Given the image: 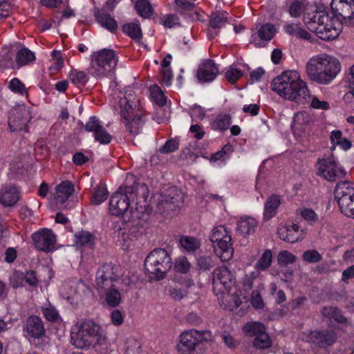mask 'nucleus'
<instances>
[{
	"instance_id": "nucleus-1",
	"label": "nucleus",
	"mask_w": 354,
	"mask_h": 354,
	"mask_svg": "<svg viewBox=\"0 0 354 354\" xmlns=\"http://www.w3.org/2000/svg\"><path fill=\"white\" fill-rule=\"evenodd\" d=\"M212 286L214 292L221 295L218 299L223 308L236 314L241 315L246 297L238 292L234 274L227 267L216 268L212 273Z\"/></svg>"
},
{
	"instance_id": "nucleus-2",
	"label": "nucleus",
	"mask_w": 354,
	"mask_h": 354,
	"mask_svg": "<svg viewBox=\"0 0 354 354\" xmlns=\"http://www.w3.org/2000/svg\"><path fill=\"white\" fill-rule=\"evenodd\" d=\"M147 193V189L145 185L140 186L136 191L131 187L120 189L110 198L109 211L111 214L115 216L126 214L129 221L138 217L136 212L132 210L133 204L135 203L136 211H142L146 206Z\"/></svg>"
},
{
	"instance_id": "nucleus-3",
	"label": "nucleus",
	"mask_w": 354,
	"mask_h": 354,
	"mask_svg": "<svg viewBox=\"0 0 354 354\" xmlns=\"http://www.w3.org/2000/svg\"><path fill=\"white\" fill-rule=\"evenodd\" d=\"M304 17V23L308 28L322 40L337 38L342 30V24L336 17H330L325 9L321 6L309 7Z\"/></svg>"
},
{
	"instance_id": "nucleus-4",
	"label": "nucleus",
	"mask_w": 354,
	"mask_h": 354,
	"mask_svg": "<svg viewBox=\"0 0 354 354\" xmlns=\"http://www.w3.org/2000/svg\"><path fill=\"white\" fill-rule=\"evenodd\" d=\"M341 68L339 59L325 53L313 55L306 64V73L308 78L323 85L330 84L340 73Z\"/></svg>"
},
{
	"instance_id": "nucleus-5",
	"label": "nucleus",
	"mask_w": 354,
	"mask_h": 354,
	"mask_svg": "<svg viewBox=\"0 0 354 354\" xmlns=\"http://www.w3.org/2000/svg\"><path fill=\"white\" fill-rule=\"evenodd\" d=\"M271 88L281 97L297 103L306 98L308 93L307 83L295 70L285 71L274 77Z\"/></svg>"
},
{
	"instance_id": "nucleus-6",
	"label": "nucleus",
	"mask_w": 354,
	"mask_h": 354,
	"mask_svg": "<svg viewBox=\"0 0 354 354\" xmlns=\"http://www.w3.org/2000/svg\"><path fill=\"white\" fill-rule=\"evenodd\" d=\"M122 121L127 130L131 135L138 134L144 124V113L140 100L131 88H128L122 96L120 97Z\"/></svg>"
},
{
	"instance_id": "nucleus-7",
	"label": "nucleus",
	"mask_w": 354,
	"mask_h": 354,
	"mask_svg": "<svg viewBox=\"0 0 354 354\" xmlns=\"http://www.w3.org/2000/svg\"><path fill=\"white\" fill-rule=\"evenodd\" d=\"M100 326L91 319L77 323L71 333L72 344L80 349L103 344L106 337L100 333Z\"/></svg>"
},
{
	"instance_id": "nucleus-8",
	"label": "nucleus",
	"mask_w": 354,
	"mask_h": 354,
	"mask_svg": "<svg viewBox=\"0 0 354 354\" xmlns=\"http://www.w3.org/2000/svg\"><path fill=\"white\" fill-rule=\"evenodd\" d=\"M171 266V259L164 249H155L151 251L144 263L145 273L151 279L154 280L164 278Z\"/></svg>"
},
{
	"instance_id": "nucleus-9",
	"label": "nucleus",
	"mask_w": 354,
	"mask_h": 354,
	"mask_svg": "<svg viewBox=\"0 0 354 354\" xmlns=\"http://www.w3.org/2000/svg\"><path fill=\"white\" fill-rule=\"evenodd\" d=\"M118 57L111 49H103L94 52L91 56L90 74L98 79L107 77L113 72L117 64Z\"/></svg>"
},
{
	"instance_id": "nucleus-10",
	"label": "nucleus",
	"mask_w": 354,
	"mask_h": 354,
	"mask_svg": "<svg viewBox=\"0 0 354 354\" xmlns=\"http://www.w3.org/2000/svg\"><path fill=\"white\" fill-rule=\"evenodd\" d=\"M209 239L213 243L215 254L222 261L230 260L234 254L232 236L224 225L214 227L211 232Z\"/></svg>"
},
{
	"instance_id": "nucleus-11",
	"label": "nucleus",
	"mask_w": 354,
	"mask_h": 354,
	"mask_svg": "<svg viewBox=\"0 0 354 354\" xmlns=\"http://www.w3.org/2000/svg\"><path fill=\"white\" fill-rule=\"evenodd\" d=\"M212 339V333L208 330L191 329L180 334L176 348L179 354H194L200 345Z\"/></svg>"
},
{
	"instance_id": "nucleus-12",
	"label": "nucleus",
	"mask_w": 354,
	"mask_h": 354,
	"mask_svg": "<svg viewBox=\"0 0 354 354\" xmlns=\"http://www.w3.org/2000/svg\"><path fill=\"white\" fill-rule=\"evenodd\" d=\"M335 197L341 212L346 216L354 218V184L348 181L338 183Z\"/></svg>"
},
{
	"instance_id": "nucleus-13",
	"label": "nucleus",
	"mask_w": 354,
	"mask_h": 354,
	"mask_svg": "<svg viewBox=\"0 0 354 354\" xmlns=\"http://www.w3.org/2000/svg\"><path fill=\"white\" fill-rule=\"evenodd\" d=\"M317 175L330 182L344 178L346 171L334 156L319 160L317 165Z\"/></svg>"
},
{
	"instance_id": "nucleus-14",
	"label": "nucleus",
	"mask_w": 354,
	"mask_h": 354,
	"mask_svg": "<svg viewBox=\"0 0 354 354\" xmlns=\"http://www.w3.org/2000/svg\"><path fill=\"white\" fill-rule=\"evenodd\" d=\"M301 340L319 348L332 345L337 336L333 330H311L304 332L300 335Z\"/></svg>"
},
{
	"instance_id": "nucleus-15",
	"label": "nucleus",
	"mask_w": 354,
	"mask_h": 354,
	"mask_svg": "<svg viewBox=\"0 0 354 354\" xmlns=\"http://www.w3.org/2000/svg\"><path fill=\"white\" fill-rule=\"evenodd\" d=\"M32 119L31 108L25 104L19 105L11 109L8 124L12 131H21L26 128Z\"/></svg>"
},
{
	"instance_id": "nucleus-16",
	"label": "nucleus",
	"mask_w": 354,
	"mask_h": 354,
	"mask_svg": "<svg viewBox=\"0 0 354 354\" xmlns=\"http://www.w3.org/2000/svg\"><path fill=\"white\" fill-rule=\"evenodd\" d=\"M119 274V268L111 263L102 265L96 273V287L98 290L115 286Z\"/></svg>"
},
{
	"instance_id": "nucleus-17",
	"label": "nucleus",
	"mask_w": 354,
	"mask_h": 354,
	"mask_svg": "<svg viewBox=\"0 0 354 354\" xmlns=\"http://www.w3.org/2000/svg\"><path fill=\"white\" fill-rule=\"evenodd\" d=\"M35 248L44 252H52L55 250V236L50 230L42 229L32 234Z\"/></svg>"
},
{
	"instance_id": "nucleus-18",
	"label": "nucleus",
	"mask_w": 354,
	"mask_h": 354,
	"mask_svg": "<svg viewBox=\"0 0 354 354\" xmlns=\"http://www.w3.org/2000/svg\"><path fill=\"white\" fill-rule=\"evenodd\" d=\"M330 7L335 15L354 25V0H332Z\"/></svg>"
},
{
	"instance_id": "nucleus-19",
	"label": "nucleus",
	"mask_w": 354,
	"mask_h": 354,
	"mask_svg": "<svg viewBox=\"0 0 354 354\" xmlns=\"http://www.w3.org/2000/svg\"><path fill=\"white\" fill-rule=\"evenodd\" d=\"M167 192V196L159 194L154 196V200L158 201L157 206L160 211L175 209L178 202L181 200V196L178 194L179 192L176 187H169Z\"/></svg>"
},
{
	"instance_id": "nucleus-20",
	"label": "nucleus",
	"mask_w": 354,
	"mask_h": 354,
	"mask_svg": "<svg viewBox=\"0 0 354 354\" xmlns=\"http://www.w3.org/2000/svg\"><path fill=\"white\" fill-rule=\"evenodd\" d=\"M85 129L88 132H93L95 140L101 144H109L111 141V136L95 116L91 117L86 122Z\"/></svg>"
},
{
	"instance_id": "nucleus-21",
	"label": "nucleus",
	"mask_w": 354,
	"mask_h": 354,
	"mask_svg": "<svg viewBox=\"0 0 354 354\" xmlns=\"http://www.w3.org/2000/svg\"><path fill=\"white\" fill-rule=\"evenodd\" d=\"M277 234L280 239L291 243L301 241L304 237L303 230L300 229L298 224L294 223L279 227Z\"/></svg>"
},
{
	"instance_id": "nucleus-22",
	"label": "nucleus",
	"mask_w": 354,
	"mask_h": 354,
	"mask_svg": "<svg viewBox=\"0 0 354 354\" xmlns=\"http://www.w3.org/2000/svg\"><path fill=\"white\" fill-rule=\"evenodd\" d=\"M75 191L73 183L68 180L57 185L51 194V201L57 207H61L68 200Z\"/></svg>"
},
{
	"instance_id": "nucleus-23",
	"label": "nucleus",
	"mask_w": 354,
	"mask_h": 354,
	"mask_svg": "<svg viewBox=\"0 0 354 354\" xmlns=\"http://www.w3.org/2000/svg\"><path fill=\"white\" fill-rule=\"evenodd\" d=\"M85 286L80 281H69L63 284L60 290L62 296L73 303L80 297L84 292Z\"/></svg>"
},
{
	"instance_id": "nucleus-24",
	"label": "nucleus",
	"mask_w": 354,
	"mask_h": 354,
	"mask_svg": "<svg viewBox=\"0 0 354 354\" xmlns=\"http://www.w3.org/2000/svg\"><path fill=\"white\" fill-rule=\"evenodd\" d=\"M25 331L30 339L33 340L43 339L45 336V328L43 322L38 316H30L26 324Z\"/></svg>"
},
{
	"instance_id": "nucleus-25",
	"label": "nucleus",
	"mask_w": 354,
	"mask_h": 354,
	"mask_svg": "<svg viewBox=\"0 0 354 354\" xmlns=\"http://www.w3.org/2000/svg\"><path fill=\"white\" fill-rule=\"evenodd\" d=\"M256 30V32L252 35V42L258 47L262 46L264 41L272 39L276 33L274 26L270 24L258 25Z\"/></svg>"
},
{
	"instance_id": "nucleus-26",
	"label": "nucleus",
	"mask_w": 354,
	"mask_h": 354,
	"mask_svg": "<svg viewBox=\"0 0 354 354\" xmlns=\"http://www.w3.org/2000/svg\"><path fill=\"white\" fill-rule=\"evenodd\" d=\"M218 73L216 64L209 59L203 61L199 66L197 71V77L201 82H210L213 81Z\"/></svg>"
},
{
	"instance_id": "nucleus-27",
	"label": "nucleus",
	"mask_w": 354,
	"mask_h": 354,
	"mask_svg": "<svg viewBox=\"0 0 354 354\" xmlns=\"http://www.w3.org/2000/svg\"><path fill=\"white\" fill-rule=\"evenodd\" d=\"M19 198V191L13 185H6L0 191V203L5 207L14 205Z\"/></svg>"
},
{
	"instance_id": "nucleus-28",
	"label": "nucleus",
	"mask_w": 354,
	"mask_h": 354,
	"mask_svg": "<svg viewBox=\"0 0 354 354\" xmlns=\"http://www.w3.org/2000/svg\"><path fill=\"white\" fill-rule=\"evenodd\" d=\"M234 149L232 145L227 144L221 150L214 153L209 158L210 163L214 167H222L225 165Z\"/></svg>"
},
{
	"instance_id": "nucleus-29",
	"label": "nucleus",
	"mask_w": 354,
	"mask_h": 354,
	"mask_svg": "<svg viewBox=\"0 0 354 354\" xmlns=\"http://www.w3.org/2000/svg\"><path fill=\"white\" fill-rule=\"evenodd\" d=\"M193 286V281L189 278L175 282L169 290L170 296L175 300H180L187 294V289Z\"/></svg>"
},
{
	"instance_id": "nucleus-30",
	"label": "nucleus",
	"mask_w": 354,
	"mask_h": 354,
	"mask_svg": "<svg viewBox=\"0 0 354 354\" xmlns=\"http://www.w3.org/2000/svg\"><path fill=\"white\" fill-rule=\"evenodd\" d=\"M257 221L251 216L241 217L237 221L236 230L243 236L253 234L257 227Z\"/></svg>"
},
{
	"instance_id": "nucleus-31",
	"label": "nucleus",
	"mask_w": 354,
	"mask_h": 354,
	"mask_svg": "<svg viewBox=\"0 0 354 354\" xmlns=\"http://www.w3.org/2000/svg\"><path fill=\"white\" fill-rule=\"evenodd\" d=\"M103 290L104 292L101 296V299L106 306L111 308H115L120 306L122 301V295L115 286L104 288Z\"/></svg>"
},
{
	"instance_id": "nucleus-32",
	"label": "nucleus",
	"mask_w": 354,
	"mask_h": 354,
	"mask_svg": "<svg viewBox=\"0 0 354 354\" xmlns=\"http://www.w3.org/2000/svg\"><path fill=\"white\" fill-rule=\"evenodd\" d=\"M95 241V237L88 231H79L74 234V243L77 248H92Z\"/></svg>"
},
{
	"instance_id": "nucleus-33",
	"label": "nucleus",
	"mask_w": 354,
	"mask_h": 354,
	"mask_svg": "<svg viewBox=\"0 0 354 354\" xmlns=\"http://www.w3.org/2000/svg\"><path fill=\"white\" fill-rule=\"evenodd\" d=\"M304 99H301V101L299 102V104H309L310 106L315 109H320L326 111L330 109L329 103L324 100H322L316 95H312L310 93L309 88H308V93L307 96L305 97Z\"/></svg>"
},
{
	"instance_id": "nucleus-34",
	"label": "nucleus",
	"mask_w": 354,
	"mask_h": 354,
	"mask_svg": "<svg viewBox=\"0 0 354 354\" xmlns=\"http://www.w3.org/2000/svg\"><path fill=\"white\" fill-rule=\"evenodd\" d=\"M230 22L229 14L223 10L212 12L209 19L210 26L214 30L222 28Z\"/></svg>"
},
{
	"instance_id": "nucleus-35",
	"label": "nucleus",
	"mask_w": 354,
	"mask_h": 354,
	"mask_svg": "<svg viewBox=\"0 0 354 354\" xmlns=\"http://www.w3.org/2000/svg\"><path fill=\"white\" fill-rule=\"evenodd\" d=\"M281 203L278 196H270L264 205L263 218L264 220L271 219L277 212V209Z\"/></svg>"
},
{
	"instance_id": "nucleus-36",
	"label": "nucleus",
	"mask_w": 354,
	"mask_h": 354,
	"mask_svg": "<svg viewBox=\"0 0 354 354\" xmlns=\"http://www.w3.org/2000/svg\"><path fill=\"white\" fill-rule=\"evenodd\" d=\"M317 6L316 5H310L305 1H295L289 6V14L292 17H299L301 13L304 12V15L307 12L312 13V11L308 10L309 7Z\"/></svg>"
},
{
	"instance_id": "nucleus-37",
	"label": "nucleus",
	"mask_w": 354,
	"mask_h": 354,
	"mask_svg": "<svg viewBox=\"0 0 354 354\" xmlns=\"http://www.w3.org/2000/svg\"><path fill=\"white\" fill-rule=\"evenodd\" d=\"M232 122L231 116L228 114H218L211 122L212 129L224 131L227 130Z\"/></svg>"
},
{
	"instance_id": "nucleus-38",
	"label": "nucleus",
	"mask_w": 354,
	"mask_h": 354,
	"mask_svg": "<svg viewBox=\"0 0 354 354\" xmlns=\"http://www.w3.org/2000/svg\"><path fill=\"white\" fill-rule=\"evenodd\" d=\"M35 59V53L26 47L21 48L16 55V62L19 66L27 65Z\"/></svg>"
},
{
	"instance_id": "nucleus-39",
	"label": "nucleus",
	"mask_w": 354,
	"mask_h": 354,
	"mask_svg": "<svg viewBox=\"0 0 354 354\" xmlns=\"http://www.w3.org/2000/svg\"><path fill=\"white\" fill-rule=\"evenodd\" d=\"M254 348L260 350H264L271 347L272 341L266 331V328L256 336L252 342Z\"/></svg>"
},
{
	"instance_id": "nucleus-40",
	"label": "nucleus",
	"mask_w": 354,
	"mask_h": 354,
	"mask_svg": "<svg viewBox=\"0 0 354 354\" xmlns=\"http://www.w3.org/2000/svg\"><path fill=\"white\" fill-rule=\"evenodd\" d=\"M265 328V326L261 322H250L244 325L243 330L246 336L255 337Z\"/></svg>"
},
{
	"instance_id": "nucleus-41",
	"label": "nucleus",
	"mask_w": 354,
	"mask_h": 354,
	"mask_svg": "<svg viewBox=\"0 0 354 354\" xmlns=\"http://www.w3.org/2000/svg\"><path fill=\"white\" fill-rule=\"evenodd\" d=\"M135 8L138 14L145 19L149 18L153 13L151 5L147 0L137 1L135 3Z\"/></svg>"
},
{
	"instance_id": "nucleus-42",
	"label": "nucleus",
	"mask_w": 354,
	"mask_h": 354,
	"mask_svg": "<svg viewBox=\"0 0 354 354\" xmlns=\"http://www.w3.org/2000/svg\"><path fill=\"white\" fill-rule=\"evenodd\" d=\"M180 245L184 250L188 252H192L200 248L201 243L196 238L182 236L180 239Z\"/></svg>"
},
{
	"instance_id": "nucleus-43",
	"label": "nucleus",
	"mask_w": 354,
	"mask_h": 354,
	"mask_svg": "<svg viewBox=\"0 0 354 354\" xmlns=\"http://www.w3.org/2000/svg\"><path fill=\"white\" fill-rule=\"evenodd\" d=\"M69 81L75 85L85 84L88 80V75L82 71L73 69L68 74Z\"/></svg>"
},
{
	"instance_id": "nucleus-44",
	"label": "nucleus",
	"mask_w": 354,
	"mask_h": 354,
	"mask_svg": "<svg viewBox=\"0 0 354 354\" xmlns=\"http://www.w3.org/2000/svg\"><path fill=\"white\" fill-rule=\"evenodd\" d=\"M98 23L110 31L116 30L118 25L115 20L109 15L102 13L97 16Z\"/></svg>"
},
{
	"instance_id": "nucleus-45",
	"label": "nucleus",
	"mask_w": 354,
	"mask_h": 354,
	"mask_svg": "<svg viewBox=\"0 0 354 354\" xmlns=\"http://www.w3.org/2000/svg\"><path fill=\"white\" fill-rule=\"evenodd\" d=\"M272 261V254L270 250H266L259 259L257 261L255 268L257 270H266L268 269Z\"/></svg>"
},
{
	"instance_id": "nucleus-46",
	"label": "nucleus",
	"mask_w": 354,
	"mask_h": 354,
	"mask_svg": "<svg viewBox=\"0 0 354 354\" xmlns=\"http://www.w3.org/2000/svg\"><path fill=\"white\" fill-rule=\"evenodd\" d=\"M150 96L153 101L159 106H163L166 103V97L162 89L157 85H153L149 88Z\"/></svg>"
},
{
	"instance_id": "nucleus-47",
	"label": "nucleus",
	"mask_w": 354,
	"mask_h": 354,
	"mask_svg": "<svg viewBox=\"0 0 354 354\" xmlns=\"http://www.w3.org/2000/svg\"><path fill=\"white\" fill-rule=\"evenodd\" d=\"M8 88L14 93L26 97L28 95L27 88L18 78L12 79L8 83Z\"/></svg>"
},
{
	"instance_id": "nucleus-48",
	"label": "nucleus",
	"mask_w": 354,
	"mask_h": 354,
	"mask_svg": "<svg viewBox=\"0 0 354 354\" xmlns=\"http://www.w3.org/2000/svg\"><path fill=\"white\" fill-rule=\"evenodd\" d=\"M108 196L106 187L103 185H97L92 197V203L94 205H99L105 201Z\"/></svg>"
},
{
	"instance_id": "nucleus-49",
	"label": "nucleus",
	"mask_w": 354,
	"mask_h": 354,
	"mask_svg": "<svg viewBox=\"0 0 354 354\" xmlns=\"http://www.w3.org/2000/svg\"><path fill=\"white\" fill-rule=\"evenodd\" d=\"M122 30L133 39H140L142 37L140 27L136 23L124 24L122 26Z\"/></svg>"
},
{
	"instance_id": "nucleus-50",
	"label": "nucleus",
	"mask_w": 354,
	"mask_h": 354,
	"mask_svg": "<svg viewBox=\"0 0 354 354\" xmlns=\"http://www.w3.org/2000/svg\"><path fill=\"white\" fill-rule=\"evenodd\" d=\"M124 350L125 354H141L140 344L133 338L126 341Z\"/></svg>"
},
{
	"instance_id": "nucleus-51",
	"label": "nucleus",
	"mask_w": 354,
	"mask_h": 354,
	"mask_svg": "<svg viewBox=\"0 0 354 354\" xmlns=\"http://www.w3.org/2000/svg\"><path fill=\"white\" fill-rule=\"evenodd\" d=\"M313 121L310 113L308 111H299L295 114L294 122L297 125H306Z\"/></svg>"
},
{
	"instance_id": "nucleus-52",
	"label": "nucleus",
	"mask_w": 354,
	"mask_h": 354,
	"mask_svg": "<svg viewBox=\"0 0 354 354\" xmlns=\"http://www.w3.org/2000/svg\"><path fill=\"white\" fill-rule=\"evenodd\" d=\"M296 260V257L287 250L281 251L277 256L278 263L281 266H287L293 263Z\"/></svg>"
},
{
	"instance_id": "nucleus-53",
	"label": "nucleus",
	"mask_w": 354,
	"mask_h": 354,
	"mask_svg": "<svg viewBox=\"0 0 354 354\" xmlns=\"http://www.w3.org/2000/svg\"><path fill=\"white\" fill-rule=\"evenodd\" d=\"M42 313L44 317L50 322H55L59 318L58 311L51 304H48L43 306Z\"/></svg>"
},
{
	"instance_id": "nucleus-54",
	"label": "nucleus",
	"mask_w": 354,
	"mask_h": 354,
	"mask_svg": "<svg viewBox=\"0 0 354 354\" xmlns=\"http://www.w3.org/2000/svg\"><path fill=\"white\" fill-rule=\"evenodd\" d=\"M301 216L307 222L313 225L318 221V216L314 210L310 208H301L299 209Z\"/></svg>"
},
{
	"instance_id": "nucleus-55",
	"label": "nucleus",
	"mask_w": 354,
	"mask_h": 354,
	"mask_svg": "<svg viewBox=\"0 0 354 354\" xmlns=\"http://www.w3.org/2000/svg\"><path fill=\"white\" fill-rule=\"evenodd\" d=\"M175 270L181 273H187L191 268V265L185 257H179L174 263Z\"/></svg>"
},
{
	"instance_id": "nucleus-56",
	"label": "nucleus",
	"mask_w": 354,
	"mask_h": 354,
	"mask_svg": "<svg viewBox=\"0 0 354 354\" xmlns=\"http://www.w3.org/2000/svg\"><path fill=\"white\" fill-rule=\"evenodd\" d=\"M303 259L308 263H317L322 259V255L315 250H307L303 254Z\"/></svg>"
},
{
	"instance_id": "nucleus-57",
	"label": "nucleus",
	"mask_w": 354,
	"mask_h": 354,
	"mask_svg": "<svg viewBox=\"0 0 354 354\" xmlns=\"http://www.w3.org/2000/svg\"><path fill=\"white\" fill-rule=\"evenodd\" d=\"M242 75L243 72L233 66H230L225 72L226 79L232 83L236 82Z\"/></svg>"
},
{
	"instance_id": "nucleus-58",
	"label": "nucleus",
	"mask_w": 354,
	"mask_h": 354,
	"mask_svg": "<svg viewBox=\"0 0 354 354\" xmlns=\"http://www.w3.org/2000/svg\"><path fill=\"white\" fill-rule=\"evenodd\" d=\"M197 266L202 271L209 270L213 266L212 259L209 257H200L197 259Z\"/></svg>"
},
{
	"instance_id": "nucleus-59",
	"label": "nucleus",
	"mask_w": 354,
	"mask_h": 354,
	"mask_svg": "<svg viewBox=\"0 0 354 354\" xmlns=\"http://www.w3.org/2000/svg\"><path fill=\"white\" fill-rule=\"evenodd\" d=\"M119 241L124 250H128L133 242V236L125 232H122L119 236Z\"/></svg>"
},
{
	"instance_id": "nucleus-60",
	"label": "nucleus",
	"mask_w": 354,
	"mask_h": 354,
	"mask_svg": "<svg viewBox=\"0 0 354 354\" xmlns=\"http://www.w3.org/2000/svg\"><path fill=\"white\" fill-rule=\"evenodd\" d=\"M162 24L167 28H174L179 25V19L175 15H167L163 17Z\"/></svg>"
},
{
	"instance_id": "nucleus-61",
	"label": "nucleus",
	"mask_w": 354,
	"mask_h": 354,
	"mask_svg": "<svg viewBox=\"0 0 354 354\" xmlns=\"http://www.w3.org/2000/svg\"><path fill=\"white\" fill-rule=\"evenodd\" d=\"M205 115V109L199 105H194L190 109V116L192 120H203Z\"/></svg>"
},
{
	"instance_id": "nucleus-62",
	"label": "nucleus",
	"mask_w": 354,
	"mask_h": 354,
	"mask_svg": "<svg viewBox=\"0 0 354 354\" xmlns=\"http://www.w3.org/2000/svg\"><path fill=\"white\" fill-rule=\"evenodd\" d=\"M120 283L122 284V290H124V288H127L131 283H133V280L132 277L130 276V272L124 271L120 278L118 277V281L115 282V283Z\"/></svg>"
},
{
	"instance_id": "nucleus-63",
	"label": "nucleus",
	"mask_w": 354,
	"mask_h": 354,
	"mask_svg": "<svg viewBox=\"0 0 354 354\" xmlns=\"http://www.w3.org/2000/svg\"><path fill=\"white\" fill-rule=\"evenodd\" d=\"M177 149L178 142L174 140H169L160 149V151L162 153H169L176 151Z\"/></svg>"
},
{
	"instance_id": "nucleus-64",
	"label": "nucleus",
	"mask_w": 354,
	"mask_h": 354,
	"mask_svg": "<svg viewBox=\"0 0 354 354\" xmlns=\"http://www.w3.org/2000/svg\"><path fill=\"white\" fill-rule=\"evenodd\" d=\"M111 323L115 326H120L124 322V316L119 310H113L110 314Z\"/></svg>"
}]
</instances>
